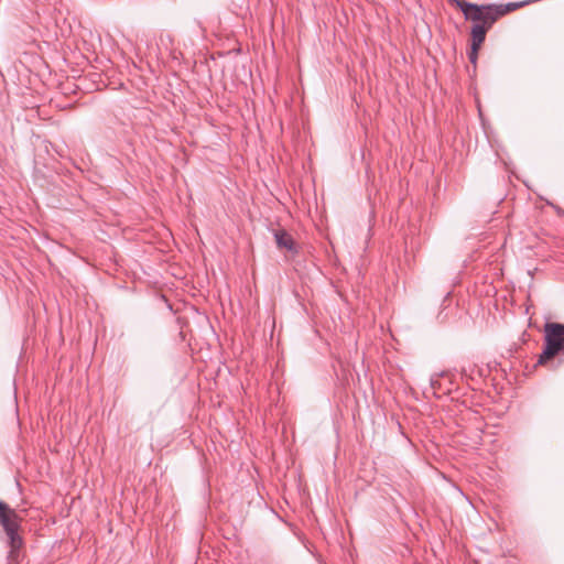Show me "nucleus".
Listing matches in <instances>:
<instances>
[{"label":"nucleus","instance_id":"39448f33","mask_svg":"<svg viewBox=\"0 0 564 564\" xmlns=\"http://www.w3.org/2000/svg\"><path fill=\"white\" fill-rule=\"evenodd\" d=\"M490 28H491V25H484V24L475 23L471 26V32H470L471 45L480 46L484 43V41L486 39V33Z\"/></svg>","mask_w":564,"mask_h":564},{"label":"nucleus","instance_id":"f03ea898","mask_svg":"<svg viewBox=\"0 0 564 564\" xmlns=\"http://www.w3.org/2000/svg\"><path fill=\"white\" fill-rule=\"evenodd\" d=\"M544 333L545 346L538 360L540 365L545 364L564 349V324L546 323Z\"/></svg>","mask_w":564,"mask_h":564},{"label":"nucleus","instance_id":"0eeeda50","mask_svg":"<svg viewBox=\"0 0 564 564\" xmlns=\"http://www.w3.org/2000/svg\"><path fill=\"white\" fill-rule=\"evenodd\" d=\"M479 47L480 46H475V45L470 46V52L468 53V57H469L470 63H473V64H476V62H477Z\"/></svg>","mask_w":564,"mask_h":564},{"label":"nucleus","instance_id":"423d86ee","mask_svg":"<svg viewBox=\"0 0 564 564\" xmlns=\"http://www.w3.org/2000/svg\"><path fill=\"white\" fill-rule=\"evenodd\" d=\"M523 3H514V2H510L506 6H496V12H500L501 11V15H503L505 13L511 11V10H516L517 8H519L520 6H522Z\"/></svg>","mask_w":564,"mask_h":564},{"label":"nucleus","instance_id":"f257e3e1","mask_svg":"<svg viewBox=\"0 0 564 564\" xmlns=\"http://www.w3.org/2000/svg\"><path fill=\"white\" fill-rule=\"evenodd\" d=\"M22 518L18 512L10 508L8 503L0 501V525L3 528L8 538L10 551L8 561L10 563L18 562L19 551L23 545V540L19 534Z\"/></svg>","mask_w":564,"mask_h":564},{"label":"nucleus","instance_id":"7ed1b4c3","mask_svg":"<svg viewBox=\"0 0 564 564\" xmlns=\"http://www.w3.org/2000/svg\"><path fill=\"white\" fill-rule=\"evenodd\" d=\"M457 7L462 10L466 20L484 25H492L496 20L501 17V11L496 12V6H478L465 0H455Z\"/></svg>","mask_w":564,"mask_h":564},{"label":"nucleus","instance_id":"6e6552de","mask_svg":"<svg viewBox=\"0 0 564 564\" xmlns=\"http://www.w3.org/2000/svg\"><path fill=\"white\" fill-rule=\"evenodd\" d=\"M444 376V372L435 373L431 377L430 383L431 387L435 390L440 388V378Z\"/></svg>","mask_w":564,"mask_h":564},{"label":"nucleus","instance_id":"20e7f679","mask_svg":"<svg viewBox=\"0 0 564 564\" xmlns=\"http://www.w3.org/2000/svg\"><path fill=\"white\" fill-rule=\"evenodd\" d=\"M274 239L276 246L280 249H286L289 251H295V243L292 236L285 231L284 229H279L274 231Z\"/></svg>","mask_w":564,"mask_h":564}]
</instances>
